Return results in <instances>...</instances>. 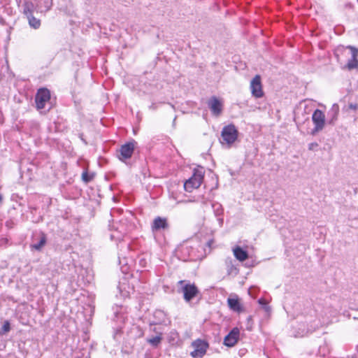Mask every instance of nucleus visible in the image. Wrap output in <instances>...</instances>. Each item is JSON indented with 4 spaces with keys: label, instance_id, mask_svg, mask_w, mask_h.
<instances>
[{
    "label": "nucleus",
    "instance_id": "nucleus-1",
    "mask_svg": "<svg viewBox=\"0 0 358 358\" xmlns=\"http://www.w3.org/2000/svg\"><path fill=\"white\" fill-rule=\"evenodd\" d=\"M238 138V131L234 124L224 127L221 132L220 143L231 145Z\"/></svg>",
    "mask_w": 358,
    "mask_h": 358
},
{
    "label": "nucleus",
    "instance_id": "nucleus-2",
    "mask_svg": "<svg viewBox=\"0 0 358 358\" xmlns=\"http://www.w3.org/2000/svg\"><path fill=\"white\" fill-rule=\"evenodd\" d=\"M203 179V173L199 170H195L193 175L184 183L185 191L191 192L194 189L200 187Z\"/></svg>",
    "mask_w": 358,
    "mask_h": 358
},
{
    "label": "nucleus",
    "instance_id": "nucleus-3",
    "mask_svg": "<svg viewBox=\"0 0 358 358\" xmlns=\"http://www.w3.org/2000/svg\"><path fill=\"white\" fill-rule=\"evenodd\" d=\"M344 54L350 55V58L348 59L345 68L349 71L358 69V49L354 46L348 45L345 48Z\"/></svg>",
    "mask_w": 358,
    "mask_h": 358
},
{
    "label": "nucleus",
    "instance_id": "nucleus-4",
    "mask_svg": "<svg viewBox=\"0 0 358 358\" xmlns=\"http://www.w3.org/2000/svg\"><path fill=\"white\" fill-rule=\"evenodd\" d=\"M171 322L168 315L164 310L157 309L154 311L152 318L149 322V325L150 327L157 325L169 326Z\"/></svg>",
    "mask_w": 358,
    "mask_h": 358
},
{
    "label": "nucleus",
    "instance_id": "nucleus-5",
    "mask_svg": "<svg viewBox=\"0 0 358 358\" xmlns=\"http://www.w3.org/2000/svg\"><path fill=\"white\" fill-rule=\"evenodd\" d=\"M312 121L315 127L312 129L311 134L315 135L322 131L324 127L325 115L324 113L320 109H316L313 113Z\"/></svg>",
    "mask_w": 358,
    "mask_h": 358
},
{
    "label": "nucleus",
    "instance_id": "nucleus-6",
    "mask_svg": "<svg viewBox=\"0 0 358 358\" xmlns=\"http://www.w3.org/2000/svg\"><path fill=\"white\" fill-rule=\"evenodd\" d=\"M136 143V142L134 140H132L131 141L122 145L117 153L119 159L124 162L130 159L134 153Z\"/></svg>",
    "mask_w": 358,
    "mask_h": 358
},
{
    "label": "nucleus",
    "instance_id": "nucleus-7",
    "mask_svg": "<svg viewBox=\"0 0 358 358\" xmlns=\"http://www.w3.org/2000/svg\"><path fill=\"white\" fill-rule=\"evenodd\" d=\"M50 99V92L47 88H40L35 96V103L37 109L45 108V103Z\"/></svg>",
    "mask_w": 358,
    "mask_h": 358
},
{
    "label": "nucleus",
    "instance_id": "nucleus-8",
    "mask_svg": "<svg viewBox=\"0 0 358 358\" xmlns=\"http://www.w3.org/2000/svg\"><path fill=\"white\" fill-rule=\"evenodd\" d=\"M47 243V236L45 233L40 231L34 235L32 242L30 244L31 250L41 251Z\"/></svg>",
    "mask_w": 358,
    "mask_h": 358
},
{
    "label": "nucleus",
    "instance_id": "nucleus-9",
    "mask_svg": "<svg viewBox=\"0 0 358 358\" xmlns=\"http://www.w3.org/2000/svg\"><path fill=\"white\" fill-rule=\"evenodd\" d=\"M194 350L190 355L194 358H201L206 352L208 343L204 341L198 339L192 343Z\"/></svg>",
    "mask_w": 358,
    "mask_h": 358
},
{
    "label": "nucleus",
    "instance_id": "nucleus-10",
    "mask_svg": "<svg viewBox=\"0 0 358 358\" xmlns=\"http://www.w3.org/2000/svg\"><path fill=\"white\" fill-rule=\"evenodd\" d=\"M208 106L210 108L213 115L218 117L222 114L223 110V104L222 101L213 96L208 101Z\"/></svg>",
    "mask_w": 358,
    "mask_h": 358
},
{
    "label": "nucleus",
    "instance_id": "nucleus-11",
    "mask_svg": "<svg viewBox=\"0 0 358 358\" xmlns=\"http://www.w3.org/2000/svg\"><path fill=\"white\" fill-rule=\"evenodd\" d=\"M250 89L252 96L256 98H261L264 95L262 90L261 78L257 75L252 78L250 83Z\"/></svg>",
    "mask_w": 358,
    "mask_h": 358
},
{
    "label": "nucleus",
    "instance_id": "nucleus-12",
    "mask_svg": "<svg viewBox=\"0 0 358 358\" xmlns=\"http://www.w3.org/2000/svg\"><path fill=\"white\" fill-rule=\"evenodd\" d=\"M240 331L237 327L233 328L224 338V345L227 347H233L239 340Z\"/></svg>",
    "mask_w": 358,
    "mask_h": 358
},
{
    "label": "nucleus",
    "instance_id": "nucleus-13",
    "mask_svg": "<svg viewBox=\"0 0 358 358\" xmlns=\"http://www.w3.org/2000/svg\"><path fill=\"white\" fill-rule=\"evenodd\" d=\"M169 224L166 217H156L151 224V229L153 232L159 231L169 229Z\"/></svg>",
    "mask_w": 358,
    "mask_h": 358
},
{
    "label": "nucleus",
    "instance_id": "nucleus-14",
    "mask_svg": "<svg viewBox=\"0 0 358 358\" xmlns=\"http://www.w3.org/2000/svg\"><path fill=\"white\" fill-rule=\"evenodd\" d=\"M182 289L184 299L187 301H190L199 292L197 287L194 285L185 284Z\"/></svg>",
    "mask_w": 358,
    "mask_h": 358
},
{
    "label": "nucleus",
    "instance_id": "nucleus-15",
    "mask_svg": "<svg viewBox=\"0 0 358 358\" xmlns=\"http://www.w3.org/2000/svg\"><path fill=\"white\" fill-rule=\"evenodd\" d=\"M236 261L231 257H228L224 259V265L227 269V273L228 275L236 276L239 273V269L236 265Z\"/></svg>",
    "mask_w": 358,
    "mask_h": 358
},
{
    "label": "nucleus",
    "instance_id": "nucleus-16",
    "mask_svg": "<svg viewBox=\"0 0 358 358\" xmlns=\"http://www.w3.org/2000/svg\"><path fill=\"white\" fill-rule=\"evenodd\" d=\"M34 10H36V2L34 3L31 1L24 0L21 6V12L25 17L32 15Z\"/></svg>",
    "mask_w": 358,
    "mask_h": 358
},
{
    "label": "nucleus",
    "instance_id": "nucleus-17",
    "mask_svg": "<svg viewBox=\"0 0 358 358\" xmlns=\"http://www.w3.org/2000/svg\"><path fill=\"white\" fill-rule=\"evenodd\" d=\"M227 303L231 310L237 313H241L243 311V307L241 304L238 297L236 298H228Z\"/></svg>",
    "mask_w": 358,
    "mask_h": 358
},
{
    "label": "nucleus",
    "instance_id": "nucleus-18",
    "mask_svg": "<svg viewBox=\"0 0 358 358\" xmlns=\"http://www.w3.org/2000/svg\"><path fill=\"white\" fill-rule=\"evenodd\" d=\"M339 113V106L337 103H334L331 109L328 112V115L330 117L328 122L330 124H334L335 122L338 119Z\"/></svg>",
    "mask_w": 358,
    "mask_h": 358
},
{
    "label": "nucleus",
    "instance_id": "nucleus-19",
    "mask_svg": "<svg viewBox=\"0 0 358 358\" xmlns=\"http://www.w3.org/2000/svg\"><path fill=\"white\" fill-rule=\"evenodd\" d=\"M234 257L240 262H243L248 258V253L239 246H236L233 249Z\"/></svg>",
    "mask_w": 358,
    "mask_h": 358
},
{
    "label": "nucleus",
    "instance_id": "nucleus-20",
    "mask_svg": "<svg viewBox=\"0 0 358 358\" xmlns=\"http://www.w3.org/2000/svg\"><path fill=\"white\" fill-rule=\"evenodd\" d=\"M29 27L34 29H38L41 25L40 19L35 17L33 14L26 17Z\"/></svg>",
    "mask_w": 358,
    "mask_h": 358
},
{
    "label": "nucleus",
    "instance_id": "nucleus-21",
    "mask_svg": "<svg viewBox=\"0 0 358 358\" xmlns=\"http://www.w3.org/2000/svg\"><path fill=\"white\" fill-rule=\"evenodd\" d=\"M162 341V333H159L158 335L146 339L147 343L154 348H157L161 343Z\"/></svg>",
    "mask_w": 358,
    "mask_h": 358
},
{
    "label": "nucleus",
    "instance_id": "nucleus-22",
    "mask_svg": "<svg viewBox=\"0 0 358 358\" xmlns=\"http://www.w3.org/2000/svg\"><path fill=\"white\" fill-rule=\"evenodd\" d=\"M124 232L120 231L117 228L113 232L110 234V238L112 241H120L122 240Z\"/></svg>",
    "mask_w": 358,
    "mask_h": 358
},
{
    "label": "nucleus",
    "instance_id": "nucleus-23",
    "mask_svg": "<svg viewBox=\"0 0 358 358\" xmlns=\"http://www.w3.org/2000/svg\"><path fill=\"white\" fill-rule=\"evenodd\" d=\"M212 208L213 209L214 213L216 217H219L222 215L223 214V208L222 205L219 203H215L212 204Z\"/></svg>",
    "mask_w": 358,
    "mask_h": 358
},
{
    "label": "nucleus",
    "instance_id": "nucleus-24",
    "mask_svg": "<svg viewBox=\"0 0 358 358\" xmlns=\"http://www.w3.org/2000/svg\"><path fill=\"white\" fill-rule=\"evenodd\" d=\"M94 174L93 173H89L87 171H83L82 173V179L85 183L91 182L94 179Z\"/></svg>",
    "mask_w": 358,
    "mask_h": 358
},
{
    "label": "nucleus",
    "instance_id": "nucleus-25",
    "mask_svg": "<svg viewBox=\"0 0 358 358\" xmlns=\"http://www.w3.org/2000/svg\"><path fill=\"white\" fill-rule=\"evenodd\" d=\"M10 330V324L9 321L6 320L3 322L2 327L0 329V335H3Z\"/></svg>",
    "mask_w": 358,
    "mask_h": 358
},
{
    "label": "nucleus",
    "instance_id": "nucleus-26",
    "mask_svg": "<svg viewBox=\"0 0 358 358\" xmlns=\"http://www.w3.org/2000/svg\"><path fill=\"white\" fill-rule=\"evenodd\" d=\"M258 302L260 305L262 306L263 308L265 310L266 312H270L271 308L269 307L266 301L264 299H263V298L259 299L258 300Z\"/></svg>",
    "mask_w": 358,
    "mask_h": 358
},
{
    "label": "nucleus",
    "instance_id": "nucleus-27",
    "mask_svg": "<svg viewBox=\"0 0 358 358\" xmlns=\"http://www.w3.org/2000/svg\"><path fill=\"white\" fill-rule=\"evenodd\" d=\"M5 226L8 229H13L15 226V222L13 219H9L6 221Z\"/></svg>",
    "mask_w": 358,
    "mask_h": 358
},
{
    "label": "nucleus",
    "instance_id": "nucleus-28",
    "mask_svg": "<svg viewBox=\"0 0 358 358\" xmlns=\"http://www.w3.org/2000/svg\"><path fill=\"white\" fill-rule=\"evenodd\" d=\"M319 146L318 143L316 142L311 143L308 144V150H315Z\"/></svg>",
    "mask_w": 358,
    "mask_h": 358
},
{
    "label": "nucleus",
    "instance_id": "nucleus-29",
    "mask_svg": "<svg viewBox=\"0 0 358 358\" xmlns=\"http://www.w3.org/2000/svg\"><path fill=\"white\" fill-rule=\"evenodd\" d=\"M348 106H349V108L354 110H355L358 108V105L357 103H350Z\"/></svg>",
    "mask_w": 358,
    "mask_h": 358
},
{
    "label": "nucleus",
    "instance_id": "nucleus-30",
    "mask_svg": "<svg viewBox=\"0 0 358 358\" xmlns=\"http://www.w3.org/2000/svg\"><path fill=\"white\" fill-rule=\"evenodd\" d=\"M217 217V221L219 222L220 226H222L223 222H224V219H223L222 216L221 215V216H219Z\"/></svg>",
    "mask_w": 358,
    "mask_h": 358
},
{
    "label": "nucleus",
    "instance_id": "nucleus-31",
    "mask_svg": "<svg viewBox=\"0 0 358 358\" xmlns=\"http://www.w3.org/2000/svg\"><path fill=\"white\" fill-rule=\"evenodd\" d=\"M213 242H214V241H213V240H212V239H211V240H209V241L207 242L206 245L209 247V248H211V245L213 243Z\"/></svg>",
    "mask_w": 358,
    "mask_h": 358
},
{
    "label": "nucleus",
    "instance_id": "nucleus-32",
    "mask_svg": "<svg viewBox=\"0 0 358 358\" xmlns=\"http://www.w3.org/2000/svg\"><path fill=\"white\" fill-rule=\"evenodd\" d=\"M154 332H155L157 334V335L159 334V333H162L161 331H159L157 328V327H154L152 329Z\"/></svg>",
    "mask_w": 358,
    "mask_h": 358
},
{
    "label": "nucleus",
    "instance_id": "nucleus-33",
    "mask_svg": "<svg viewBox=\"0 0 358 358\" xmlns=\"http://www.w3.org/2000/svg\"><path fill=\"white\" fill-rule=\"evenodd\" d=\"M190 202H197L199 201V199H191L189 200Z\"/></svg>",
    "mask_w": 358,
    "mask_h": 358
},
{
    "label": "nucleus",
    "instance_id": "nucleus-34",
    "mask_svg": "<svg viewBox=\"0 0 358 358\" xmlns=\"http://www.w3.org/2000/svg\"><path fill=\"white\" fill-rule=\"evenodd\" d=\"M184 282H185V281H183V280L179 281V283L181 284V285L184 284Z\"/></svg>",
    "mask_w": 358,
    "mask_h": 358
},
{
    "label": "nucleus",
    "instance_id": "nucleus-35",
    "mask_svg": "<svg viewBox=\"0 0 358 358\" xmlns=\"http://www.w3.org/2000/svg\"><path fill=\"white\" fill-rule=\"evenodd\" d=\"M2 201V196L0 194V202Z\"/></svg>",
    "mask_w": 358,
    "mask_h": 358
},
{
    "label": "nucleus",
    "instance_id": "nucleus-36",
    "mask_svg": "<svg viewBox=\"0 0 358 358\" xmlns=\"http://www.w3.org/2000/svg\"><path fill=\"white\" fill-rule=\"evenodd\" d=\"M357 3H358V0H357Z\"/></svg>",
    "mask_w": 358,
    "mask_h": 358
}]
</instances>
